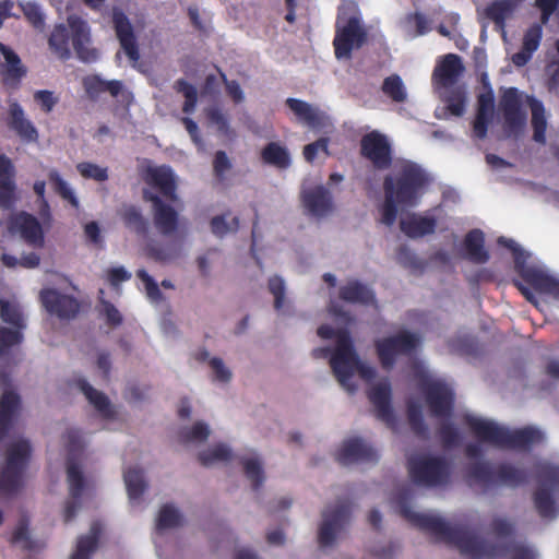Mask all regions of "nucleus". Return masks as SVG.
<instances>
[{"mask_svg":"<svg viewBox=\"0 0 559 559\" xmlns=\"http://www.w3.org/2000/svg\"><path fill=\"white\" fill-rule=\"evenodd\" d=\"M411 498L412 492L408 486L401 488L396 493L394 500L401 515L436 540L456 547L462 555L471 559H496L506 550L499 545L478 537L463 525H450L439 515L413 511L409 506ZM507 550L511 556L510 559H537L536 554L524 545L516 544Z\"/></svg>","mask_w":559,"mask_h":559,"instance_id":"f257e3e1","label":"nucleus"},{"mask_svg":"<svg viewBox=\"0 0 559 559\" xmlns=\"http://www.w3.org/2000/svg\"><path fill=\"white\" fill-rule=\"evenodd\" d=\"M429 183L425 169L412 160H402L392 174L383 179L384 201L381 206V222L392 226L399 207H415Z\"/></svg>","mask_w":559,"mask_h":559,"instance_id":"f03ea898","label":"nucleus"},{"mask_svg":"<svg viewBox=\"0 0 559 559\" xmlns=\"http://www.w3.org/2000/svg\"><path fill=\"white\" fill-rule=\"evenodd\" d=\"M464 420L480 442L489 443L499 449L527 451L532 447L542 443L545 438L542 430L532 426L510 430L495 421L472 415H466Z\"/></svg>","mask_w":559,"mask_h":559,"instance_id":"7ed1b4c3","label":"nucleus"},{"mask_svg":"<svg viewBox=\"0 0 559 559\" xmlns=\"http://www.w3.org/2000/svg\"><path fill=\"white\" fill-rule=\"evenodd\" d=\"M69 28L64 24L55 25L48 38V46L51 52L60 60L67 61L71 58L70 40L78 59L82 62H95L98 59L97 49L91 47V32L88 24L82 17L70 15L68 17Z\"/></svg>","mask_w":559,"mask_h":559,"instance_id":"20e7f679","label":"nucleus"},{"mask_svg":"<svg viewBox=\"0 0 559 559\" xmlns=\"http://www.w3.org/2000/svg\"><path fill=\"white\" fill-rule=\"evenodd\" d=\"M498 243L513 252L514 269L522 280H513V285L521 292L528 302L537 306L538 300L535 294L526 285L540 294L551 296L554 299L559 300V280L539 269L526 265L525 260L523 259V251L514 240L500 237L498 239Z\"/></svg>","mask_w":559,"mask_h":559,"instance_id":"39448f33","label":"nucleus"},{"mask_svg":"<svg viewBox=\"0 0 559 559\" xmlns=\"http://www.w3.org/2000/svg\"><path fill=\"white\" fill-rule=\"evenodd\" d=\"M331 368L340 384L350 394L356 391V385L350 381L355 372H358L359 377L366 381L376 377L374 368L360 360L353 340L345 334L338 342L337 350L331 357Z\"/></svg>","mask_w":559,"mask_h":559,"instance_id":"423d86ee","label":"nucleus"},{"mask_svg":"<svg viewBox=\"0 0 559 559\" xmlns=\"http://www.w3.org/2000/svg\"><path fill=\"white\" fill-rule=\"evenodd\" d=\"M407 471L413 484L426 488L447 486L452 474L451 464L445 457L429 454L411 456Z\"/></svg>","mask_w":559,"mask_h":559,"instance_id":"0eeeda50","label":"nucleus"},{"mask_svg":"<svg viewBox=\"0 0 559 559\" xmlns=\"http://www.w3.org/2000/svg\"><path fill=\"white\" fill-rule=\"evenodd\" d=\"M31 453L27 440H19L8 447L5 465L0 471V496L11 497L20 491Z\"/></svg>","mask_w":559,"mask_h":559,"instance_id":"6e6552de","label":"nucleus"},{"mask_svg":"<svg viewBox=\"0 0 559 559\" xmlns=\"http://www.w3.org/2000/svg\"><path fill=\"white\" fill-rule=\"evenodd\" d=\"M467 474L469 478L484 488L493 486L516 488L524 485L528 479L525 469L515 467L510 463H500L492 467L488 462H475L468 466Z\"/></svg>","mask_w":559,"mask_h":559,"instance_id":"1a4fd4ad","label":"nucleus"},{"mask_svg":"<svg viewBox=\"0 0 559 559\" xmlns=\"http://www.w3.org/2000/svg\"><path fill=\"white\" fill-rule=\"evenodd\" d=\"M499 109L502 114L506 135L519 138L527 121L526 111L523 109L522 93L516 87L506 88L500 97Z\"/></svg>","mask_w":559,"mask_h":559,"instance_id":"9d476101","label":"nucleus"},{"mask_svg":"<svg viewBox=\"0 0 559 559\" xmlns=\"http://www.w3.org/2000/svg\"><path fill=\"white\" fill-rule=\"evenodd\" d=\"M419 337L412 332L401 331L393 336L376 341L374 346L383 369H391L397 355H409L419 345Z\"/></svg>","mask_w":559,"mask_h":559,"instance_id":"9b49d317","label":"nucleus"},{"mask_svg":"<svg viewBox=\"0 0 559 559\" xmlns=\"http://www.w3.org/2000/svg\"><path fill=\"white\" fill-rule=\"evenodd\" d=\"M366 41L367 32L357 17L350 16L344 25L336 23L333 47L337 60L352 59L353 50L360 49Z\"/></svg>","mask_w":559,"mask_h":559,"instance_id":"f8f14e48","label":"nucleus"},{"mask_svg":"<svg viewBox=\"0 0 559 559\" xmlns=\"http://www.w3.org/2000/svg\"><path fill=\"white\" fill-rule=\"evenodd\" d=\"M360 155L369 160L377 170H386L392 166V145L388 136L377 130L362 135Z\"/></svg>","mask_w":559,"mask_h":559,"instance_id":"ddd939ff","label":"nucleus"},{"mask_svg":"<svg viewBox=\"0 0 559 559\" xmlns=\"http://www.w3.org/2000/svg\"><path fill=\"white\" fill-rule=\"evenodd\" d=\"M352 502L348 499L340 501L333 509L328 508L322 513V523L319 528L318 542L321 547L332 546L336 535L349 522Z\"/></svg>","mask_w":559,"mask_h":559,"instance_id":"4468645a","label":"nucleus"},{"mask_svg":"<svg viewBox=\"0 0 559 559\" xmlns=\"http://www.w3.org/2000/svg\"><path fill=\"white\" fill-rule=\"evenodd\" d=\"M431 416L450 418L454 408V392L443 381H425L421 384Z\"/></svg>","mask_w":559,"mask_h":559,"instance_id":"2eb2a0df","label":"nucleus"},{"mask_svg":"<svg viewBox=\"0 0 559 559\" xmlns=\"http://www.w3.org/2000/svg\"><path fill=\"white\" fill-rule=\"evenodd\" d=\"M111 22L119 44L132 63L140 60V50L131 21L122 9L114 7Z\"/></svg>","mask_w":559,"mask_h":559,"instance_id":"dca6fc26","label":"nucleus"},{"mask_svg":"<svg viewBox=\"0 0 559 559\" xmlns=\"http://www.w3.org/2000/svg\"><path fill=\"white\" fill-rule=\"evenodd\" d=\"M9 229L13 234H19L27 245L34 248L44 247V230L34 215L24 211L16 213L9 221Z\"/></svg>","mask_w":559,"mask_h":559,"instance_id":"f3484780","label":"nucleus"},{"mask_svg":"<svg viewBox=\"0 0 559 559\" xmlns=\"http://www.w3.org/2000/svg\"><path fill=\"white\" fill-rule=\"evenodd\" d=\"M143 199L153 204L154 224L157 230L164 236L176 233L179 224L177 211L148 190L143 191Z\"/></svg>","mask_w":559,"mask_h":559,"instance_id":"a211bd4d","label":"nucleus"},{"mask_svg":"<svg viewBox=\"0 0 559 559\" xmlns=\"http://www.w3.org/2000/svg\"><path fill=\"white\" fill-rule=\"evenodd\" d=\"M39 297L47 312L60 319H72L79 313V301L72 296L59 293L57 289L45 288L40 292Z\"/></svg>","mask_w":559,"mask_h":559,"instance_id":"6ab92c4d","label":"nucleus"},{"mask_svg":"<svg viewBox=\"0 0 559 559\" xmlns=\"http://www.w3.org/2000/svg\"><path fill=\"white\" fill-rule=\"evenodd\" d=\"M336 461L342 465L356 462H376L378 461V453L362 439L352 438L343 442L336 453Z\"/></svg>","mask_w":559,"mask_h":559,"instance_id":"aec40b11","label":"nucleus"},{"mask_svg":"<svg viewBox=\"0 0 559 559\" xmlns=\"http://www.w3.org/2000/svg\"><path fill=\"white\" fill-rule=\"evenodd\" d=\"M8 127L25 143L38 142L39 134L34 123L25 117L22 106L17 102L9 104Z\"/></svg>","mask_w":559,"mask_h":559,"instance_id":"412c9836","label":"nucleus"},{"mask_svg":"<svg viewBox=\"0 0 559 559\" xmlns=\"http://www.w3.org/2000/svg\"><path fill=\"white\" fill-rule=\"evenodd\" d=\"M391 385L388 381L380 382L370 389L368 399L374 406L378 419L391 426L395 421L393 408L391 405Z\"/></svg>","mask_w":559,"mask_h":559,"instance_id":"4be33fe9","label":"nucleus"},{"mask_svg":"<svg viewBox=\"0 0 559 559\" xmlns=\"http://www.w3.org/2000/svg\"><path fill=\"white\" fill-rule=\"evenodd\" d=\"M400 228L412 239L421 238L436 231L437 219L428 215L409 213L401 218Z\"/></svg>","mask_w":559,"mask_h":559,"instance_id":"5701e85b","label":"nucleus"},{"mask_svg":"<svg viewBox=\"0 0 559 559\" xmlns=\"http://www.w3.org/2000/svg\"><path fill=\"white\" fill-rule=\"evenodd\" d=\"M20 407V395L11 390L4 391L0 400V441L11 431Z\"/></svg>","mask_w":559,"mask_h":559,"instance_id":"b1692460","label":"nucleus"},{"mask_svg":"<svg viewBox=\"0 0 559 559\" xmlns=\"http://www.w3.org/2000/svg\"><path fill=\"white\" fill-rule=\"evenodd\" d=\"M301 198L305 209L312 216L322 217L332 210L331 193L323 186L304 191Z\"/></svg>","mask_w":559,"mask_h":559,"instance_id":"393cba45","label":"nucleus"},{"mask_svg":"<svg viewBox=\"0 0 559 559\" xmlns=\"http://www.w3.org/2000/svg\"><path fill=\"white\" fill-rule=\"evenodd\" d=\"M146 182L154 188H157L166 199L170 201L177 200V186L173 170L169 167L160 166L148 168Z\"/></svg>","mask_w":559,"mask_h":559,"instance_id":"a878e982","label":"nucleus"},{"mask_svg":"<svg viewBox=\"0 0 559 559\" xmlns=\"http://www.w3.org/2000/svg\"><path fill=\"white\" fill-rule=\"evenodd\" d=\"M464 66L457 55L449 53L444 56L443 60L436 67L433 76L438 83L448 87L453 85L462 75Z\"/></svg>","mask_w":559,"mask_h":559,"instance_id":"bb28decb","label":"nucleus"},{"mask_svg":"<svg viewBox=\"0 0 559 559\" xmlns=\"http://www.w3.org/2000/svg\"><path fill=\"white\" fill-rule=\"evenodd\" d=\"M13 175L11 159L5 155H0V207L2 209H10L14 202Z\"/></svg>","mask_w":559,"mask_h":559,"instance_id":"cd10ccee","label":"nucleus"},{"mask_svg":"<svg viewBox=\"0 0 559 559\" xmlns=\"http://www.w3.org/2000/svg\"><path fill=\"white\" fill-rule=\"evenodd\" d=\"M84 91L88 98L95 100L100 94L108 92L117 97L122 91V82L118 80L105 81L99 75H87L82 81Z\"/></svg>","mask_w":559,"mask_h":559,"instance_id":"c85d7f7f","label":"nucleus"},{"mask_svg":"<svg viewBox=\"0 0 559 559\" xmlns=\"http://www.w3.org/2000/svg\"><path fill=\"white\" fill-rule=\"evenodd\" d=\"M342 300L364 306L376 305L374 293L365 284L358 281H350L342 286L338 292Z\"/></svg>","mask_w":559,"mask_h":559,"instance_id":"c756f323","label":"nucleus"},{"mask_svg":"<svg viewBox=\"0 0 559 559\" xmlns=\"http://www.w3.org/2000/svg\"><path fill=\"white\" fill-rule=\"evenodd\" d=\"M466 258L476 264H484L489 260V253L485 249V235L483 230L475 228L469 230L464 238Z\"/></svg>","mask_w":559,"mask_h":559,"instance_id":"7c9ffc66","label":"nucleus"},{"mask_svg":"<svg viewBox=\"0 0 559 559\" xmlns=\"http://www.w3.org/2000/svg\"><path fill=\"white\" fill-rule=\"evenodd\" d=\"M78 386L83 392L87 401L100 414L102 417L110 419L115 417V411L106 394L94 389L85 379L78 380Z\"/></svg>","mask_w":559,"mask_h":559,"instance_id":"2f4dec72","label":"nucleus"},{"mask_svg":"<svg viewBox=\"0 0 559 559\" xmlns=\"http://www.w3.org/2000/svg\"><path fill=\"white\" fill-rule=\"evenodd\" d=\"M526 103L531 108V124L533 128V140L536 143H546L547 118L544 104L534 96H526Z\"/></svg>","mask_w":559,"mask_h":559,"instance_id":"473e14b6","label":"nucleus"},{"mask_svg":"<svg viewBox=\"0 0 559 559\" xmlns=\"http://www.w3.org/2000/svg\"><path fill=\"white\" fill-rule=\"evenodd\" d=\"M118 213L128 229L139 236L147 235L148 221L143 216L140 207L133 204H123Z\"/></svg>","mask_w":559,"mask_h":559,"instance_id":"72a5a7b5","label":"nucleus"},{"mask_svg":"<svg viewBox=\"0 0 559 559\" xmlns=\"http://www.w3.org/2000/svg\"><path fill=\"white\" fill-rule=\"evenodd\" d=\"M0 51L7 64L3 72L4 82L19 83L26 75V69L22 64L20 57L14 50L3 44H0Z\"/></svg>","mask_w":559,"mask_h":559,"instance_id":"f704fd0d","label":"nucleus"},{"mask_svg":"<svg viewBox=\"0 0 559 559\" xmlns=\"http://www.w3.org/2000/svg\"><path fill=\"white\" fill-rule=\"evenodd\" d=\"M100 531V524L94 522L88 534L78 538L75 551L70 559H90L91 555L97 549Z\"/></svg>","mask_w":559,"mask_h":559,"instance_id":"c9c22d12","label":"nucleus"},{"mask_svg":"<svg viewBox=\"0 0 559 559\" xmlns=\"http://www.w3.org/2000/svg\"><path fill=\"white\" fill-rule=\"evenodd\" d=\"M523 0H495L486 8V16L496 26L503 28L506 20L515 11Z\"/></svg>","mask_w":559,"mask_h":559,"instance_id":"e433bc0d","label":"nucleus"},{"mask_svg":"<svg viewBox=\"0 0 559 559\" xmlns=\"http://www.w3.org/2000/svg\"><path fill=\"white\" fill-rule=\"evenodd\" d=\"M261 159L264 164L278 169H286L290 166L288 150L277 142H270L262 148Z\"/></svg>","mask_w":559,"mask_h":559,"instance_id":"4c0bfd02","label":"nucleus"},{"mask_svg":"<svg viewBox=\"0 0 559 559\" xmlns=\"http://www.w3.org/2000/svg\"><path fill=\"white\" fill-rule=\"evenodd\" d=\"M540 484L542 486L534 492L535 508L542 518L554 519L557 514V509L551 489L545 487L547 484Z\"/></svg>","mask_w":559,"mask_h":559,"instance_id":"58836bf2","label":"nucleus"},{"mask_svg":"<svg viewBox=\"0 0 559 559\" xmlns=\"http://www.w3.org/2000/svg\"><path fill=\"white\" fill-rule=\"evenodd\" d=\"M146 254L156 262H170L180 254V248L175 242H152L146 246Z\"/></svg>","mask_w":559,"mask_h":559,"instance_id":"ea45409f","label":"nucleus"},{"mask_svg":"<svg viewBox=\"0 0 559 559\" xmlns=\"http://www.w3.org/2000/svg\"><path fill=\"white\" fill-rule=\"evenodd\" d=\"M123 479L129 499L131 501L139 500L146 489L143 471L141 468H129L124 472Z\"/></svg>","mask_w":559,"mask_h":559,"instance_id":"a19ab883","label":"nucleus"},{"mask_svg":"<svg viewBox=\"0 0 559 559\" xmlns=\"http://www.w3.org/2000/svg\"><path fill=\"white\" fill-rule=\"evenodd\" d=\"M381 91L394 103H404L407 99L406 87L399 74L386 76L382 82Z\"/></svg>","mask_w":559,"mask_h":559,"instance_id":"79ce46f5","label":"nucleus"},{"mask_svg":"<svg viewBox=\"0 0 559 559\" xmlns=\"http://www.w3.org/2000/svg\"><path fill=\"white\" fill-rule=\"evenodd\" d=\"M286 105L288 108L302 121L311 127H316L319 123V115L308 103L297 99L287 98Z\"/></svg>","mask_w":559,"mask_h":559,"instance_id":"37998d69","label":"nucleus"},{"mask_svg":"<svg viewBox=\"0 0 559 559\" xmlns=\"http://www.w3.org/2000/svg\"><path fill=\"white\" fill-rule=\"evenodd\" d=\"M238 460L243 467L246 477L251 481L253 490H258L264 481L261 462L257 457L246 456H240Z\"/></svg>","mask_w":559,"mask_h":559,"instance_id":"c03bdc74","label":"nucleus"},{"mask_svg":"<svg viewBox=\"0 0 559 559\" xmlns=\"http://www.w3.org/2000/svg\"><path fill=\"white\" fill-rule=\"evenodd\" d=\"M199 462L203 466H210L215 462L229 461L233 459V452L229 447L218 443L212 448L199 453Z\"/></svg>","mask_w":559,"mask_h":559,"instance_id":"a18cd8bd","label":"nucleus"},{"mask_svg":"<svg viewBox=\"0 0 559 559\" xmlns=\"http://www.w3.org/2000/svg\"><path fill=\"white\" fill-rule=\"evenodd\" d=\"M67 476L70 497L81 498L85 487V480L80 466L76 463L69 461L67 465Z\"/></svg>","mask_w":559,"mask_h":559,"instance_id":"49530a36","label":"nucleus"},{"mask_svg":"<svg viewBox=\"0 0 559 559\" xmlns=\"http://www.w3.org/2000/svg\"><path fill=\"white\" fill-rule=\"evenodd\" d=\"M407 419L411 429L418 436L425 438L428 432V428L425 424L421 407L416 402L407 403Z\"/></svg>","mask_w":559,"mask_h":559,"instance_id":"de8ad7c7","label":"nucleus"},{"mask_svg":"<svg viewBox=\"0 0 559 559\" xmlns=\"http://www.w3.org/2000/svg\"><path fill=\"white\" fill-rule=\"evenodd\" d=\"M175 88L177 92L181 93L185 97V103L182 106V111L185 114H192L195 109L198 103V92L197 88L183 79H179L175 83Z\"/></svg>","mask_w":559,"mask_h":559,"instance_id":"09e8293b","label":"nucleus"},{"mask_svg":"<svg viewBox=\"0 0 559 559\" xmlns=\"http://www.w3.org/2000/svg\"><path fill=\"white\" fill-rule=\"evenodd\" d=\"M49 182L52 185L55 191L64 200H67L74 207L79 206V200L73 193L69 185L62 179L57 170H51L48 174Z\"/></svg>","mask_w":559,"mask_h":559,"instance_id":"8fccbe9b","label":"nucleus"},{"mask_svg":"<svg viewBox=\"0 0 559 559\" xmlns=\"http://www.w3.org/2000/svg\"><path fill=\"white\" fill-rule=\"evenodd\" d=\"M182 516L171 504H165L160 508L157 518V528L166 530L181 525Z\"/></svg>","mask_w":559,"mask_h":559,"instance_id":"3c124183","label":"nucleus"},{"mask_svg":"<svg viewBox=\"0 0 559 559\" xmlns=\"http://www.w3.org/2000/svg\"><path fill=\"white\" fill-rule=\"evenodd\" d=\"M0 317L3 322L13 325L16 329L15 331L21 332V330L25 328L22 312L16 306L9 301H1Z\"/></svg>","mask_w":559,"mask_h":559,"instance_id":"603ef678","label":"nucleus"},{"mask_svg":"<svg viewBox=\"0 0 559 559\" xmlns=\"http://www.w3.org/2000/svg\"><path fill=\"white\" fill-rule=\"evenodd\" d=\"M10 542L13 545H21L25 550H33L36 548V543L29 537L28 522L26 519H21L15 527Z\"/></svg>","mask_w":559,"mask_h":559,"instance_id":"864d4df0","label":"nucleus"},{"mask_svg":"<svg viewBox=\"0 0 559 559\" xmlns=\"http://www.w3.org/2000/svg\"><path fill=\"white\" fill-rule=\"evenodd\" d=\"M228 214L216 215L211 219V230L217 237H224L228 233H236L239 228V218L233 217L231 223L226 221Z\"/></svg>","mask_w":559,"mask_h":559,"instance_id":"5fc2aeb1","label":"nucleus"},{"mask_svg":"<svg viewBox=\"0 0 559 559\" xmlns=\"http://www.w3.org/2000/svg\"><path fill=\"white\" fill-rule=\"evenodd\" d=\"M535 469L539 483L559 488V466L539 462L536 464Z\"/></svg>","mask_w":559,"mask_h":559,"instance_id":"6e6d98bb","label":"nucleus"},{"mask_svg":"<svg viewBox=\"0 0 559 559\" xmlns=\"http://www.w3.org/2000/svg\"><path fill=\"white\" fill-rule=\"evenodd\" d=\"M79 174L85 179H93L98 182H104L108 179V169L100 167L94 163L82 162L76 165Z\"/></svg>","mask_w":559,"mask_h":559,"instance_id":"4d7b16f0","label":"nucleus"},{"mask_svg":"<svg viewBox=\"0 0 559 559\" xmlns=\"http://www.w3.org/2000/svg\"><path fill=\"white\" fill-rule=\"evenodd\" d=\"M210 435L207 425L198 421L191 428H183L179 436L182 442L205 441Z\"/></svg>","mask_w":559,"mask_h":559,"instance_id":"13d9d810","label":"nucleus"},{"mask_svg":"<svg viewBox=\"0 0 559 559\" xmlns=\"http://www.w3.org/2000/svg\"><path fill=\"white\" fill-rule=\"evenodd\" d=\"M20 8H21L25 19L35 28H41L44 26L45 16H44L38 3L34 2V1H28L25 3H20Z\"/></svg>","mask_w":559,"mask_h":559,"instance_id":"bf43d9fd","label":"nucleus"},{"mask_svg":"<svg viewBox=\"0 0 559 559\" xmlns=\"http://www.w3.org/2000/svg\"><path fill=\"white\" fill-rule=\"evenodd\" d=\"M445 103V108L452 116L461 117L465 111V93L462 90L456 88L447 97Z\"/></svg>","mask_w":559,"mask_h":559,"instance_id":"052dcab7","label":"nucleus"},{"mask_svg":"<svg viewBox=\"0 0 559 559\" xmlns=\"http://www.w3.org/2000/svg\"><path fill=\"white\" fill-rule=\"evenodd\" d=\"M22 341V332L4 326L0 328V356L5 355L12 346L21 344Z\"/></svg>","mask_w":559,"mask_h":559,"instance_id":"680f3d73","label":"nucleus"},{"mask_svg":"<svg viewBox=\"0 0 559 559\" xmlns=\"http://www.w3.org/2000/svg\"><path fill=\"white\" fill-rule=\"evenodd\" d=\"M439 438L445 449L455 447L460 441V435L455 426L449 421L441 424L438 430Z\"/></svg>","mask_w":559,"mask_h":559,"instance_id":"e2e57ef3","label":"nucleus"},{"mask_svg":"<svg viewBox=\"0 0 559 559\" xmlns=\"http://www.w3.org/2000/svg\"><path fill=\"white\" fill-rule=\"evenodd\" d=\"M486 74L483 75V82L488 86V91L481 93L477 98V114H484L492 116L493 107H495V96L491 87L488 83H486Z\"/></svg>","mask_w":559,"mask_h":559,"instance_id":"0e129e2a","label":"nucleus"},{"mask_svg":"<svg viewBox=\"0 0 559 559\" xmlns=\"http://www.w3.org/2000/svg\"><path fill=\"white\" fill-rule=\"evenodd\" d=\"M543 31L540 25L530 27L524 34L522 48L528 53H534L539 47Z\"/></svg>","mask_w":559,"mask_h":559,"instance_id":"69168bd1","label":"nucleus"},{"mask_svg":"<svg viewBox=\"0 0 559 559\" xmlns=\"http://www.w3.org/2000/svg\"><path fill=\"white\" fill-rule=\"evenodd\" d=\"M136 276L144 283L147 297L153 301L162 299L163 294L154 278L144 270L136 271Z\"/></svg>","mask_w":559,"mask_h":559,"instance_id":"338daca9","label":"nucleus"},{"mask_svg":"<svg viewBox=\"0 0 559 559\" xmlns=\"http://www.w3.org/2000/svg\"><path fill=\"white\" fill-rule=\"evenodd\" d=\"M269 290L274 296V308L281 310L285 299V284L282 277L275 275L269 280Z\"/></svg>","mask_w":559,"mask_h":559,"instance_id":"774afa93","label":"nucleus"}]
</instances>
